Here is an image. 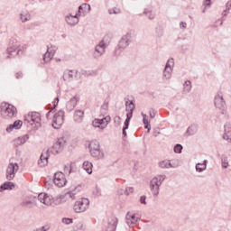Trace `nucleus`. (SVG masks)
Returning a JSON list of instances; mask_svg holds the SVG:
<instances>
[{"mask_svg": "<svg viewBox=\"0 0 231 231\" xmlns=\"http://www.w3.org/2000/svg\"><path fill=\"white\" fill-rule=\"evenodd\" d=\"M167 179L166 175H157L153 177L149 182L150 192L156 198L160 194V188L163 181Z\"/></svg>", "mask_w": 231, "mask_h": 231, "instance_id": "nucleus-1", "label": "nucleus"}, {"mask_svg": "<svg viewBox=\"0 0 231 231\" xmlns=\"http://www.w3.org/2000/svg\"><path fill=\"white\" fill-rule=\"evenodd\" d=\"M89 151L93 158H97V160H102L104 158V151L100 149V143L97 141H92L89 143Z\"/></svg>", "mask_w": 231, "mask_h": 231, "instance_id": "nucleus-2", "label": "nucleus"}, {"mask_svg": "<svg viewBox=\"0 0 231 231\" xmlns=\"http://www.w3.org/2000/svg\"><path fill=\"white\" fill-rule=\"evenodd\" d=\"M1 115L5 118H15L17 116V108L13 105L4 103L1 105Z\"/></svg>", "mask_w": 231, "mask_h": 231, "instance_id": "nucleus-3", "label": "nucleus"}, {"mask_svg": "<svg viewBox=\"0 0 231 231\" xmlns=\"http://www.w3.org/2000/svg\"><path fill=\"white\" fill-rule=\"evenodd\" d=\"M8 59H15V57H21L23 55V47L19 43H10L7 48Z\"/></svg>", "mask_w": 231, "mask_h": 231, "instance_id": "nucleus-4", "label": "nucleus"}, {"mask_svg": "<svg viewBox=\"0 0 231 231\" xmlns=\"http://www.w3.org/2000/svg\"><path fill=\"white\" fill-rule=\"evenodd\" d=\"M73 208L74 212H77V214L86 212L89 208V199L81 198L79 200L75 202Z\"/></svg>", "mask_w": 231, "mask_h": 231, "instance_id": "nucleus-5", "label": "nucleus"}, {"mask_svg": "<svg viewBox=\"0 0 231 231\" xmlns=\"http://www.w3.org/2000/svg\"><path fill=\"white\" fill-rule=\"evenodd\" d=\"M24 122L33 125L35 124L36 127H41V114L38 112H31L24 116Z\"/></svg>", "mask_w": 231, "mask_h": 231, "instance_id": "nucleus-6", "label": "nucleus"}, {"mask_svg": "<svg viewBox=\"0 0 231 231\" xmlns=\"http://www.w3.org/2000/svg\"><path fill=\"white\" fill-rule=\"evenodd\" d=\"M174 68V59L171 58L167 60L165 68L162 71V80H171L172 78V69Z\"/></svg>", "mask_w": 231, "mask_h": 231, "instance_id": "nucleus-7", "label": "nucleus"}, {"mask_svg": "<svg viewBox=\"0 0 231 231\" xmlns=\"http://www.w3.org/2000/svg\"><path fill=\"white\" fill-rule=\"evenodd\" d=\"M62 124H64V110H60L53 115L52 127L54 129H60Z\"/></svg>", "mask_w": 231, "mask_h": 231, "instance_id": "nucleus-8", "label": "nucleus"}, {"mask_svg": "<svg viewBox=\"0 0 231 231\" xmlns=\"http://www.w3.org/2000/svg\"><path fill=\"white\" fill-rule=\"evenodd\" d=\"M64 147H66V140H64V138H60L51 148V152L54 155L60 154V152L64 151Z\"/></svg>", "mask_w": 231, "mask_h": 231, "instance_id": "nucleus-9", "label": "nucleus"}, {"mask_svg": "<svg viewBox=\"0 0 231 231\" xmlns=\"http://www.w3.org/2000/svg\"><path fill=\"white\" fill-rule=\"evenodd\" d=\"M214 106L217 109L222 110V115H225V98H223V92L218 91L214 97Z\"/></svg>", "mask_w": 231, "mask_h": 231, "instance_id": "nucleus-10", "label": "nucleus"}, {"mask_svg": "<svg viewBox=\"0 0 231 231\" xmlns=\"http://www.w3.org/2000/svg\"><path fill=\"white\" fill-rule=\"evenodd\" d=\"M17 171H19V164L16 162H10L6 169V180L12 181V180L15 178V174H17Z\"/></svg>", "mask_w": 231, "mask_h": 231, "instance_id": "nucleus-11", "label": "nucleus"}, {"mask_svg": "<svg viewBox=\"0 0 231 231\" xmlns=\"http://www.w3.org/2000/svg\"><path fill=\"white\" fill-rule=\"evenodd\" d=\"M106 48H107V43L106 41L101 40L96 46L94 50V58L98 59L106 53Z\"/></svg>", "mask_w": 231, "mask_h": 231, "instance_id": "nucleus-12", "label": "nucleus"}, {"mask_svg": "<svg viewBox=\"0 0 231 231\" xmlns=\"http://www.w3.org/2000/svg\"><path fill=\"white\" fill-rule=\"evenodd\" d=\"M54 185L56 187H59L60 189L62 187H66V184L68 183V180H66V176L62 173V171H57L54 174Z\"/></svg>", "mask_w": 231, "mask_h": 231, "instance_id": "nucleus-13", "label": "nucleus"}, {"mask_svg": "<svg viewBox=\"0 0 231 231\" xmlns=\"http://www.w3.org/2000/svg\"><path fill=\"white\" fill-rule=\"evenodd\" d=\"M132 39L133 36L131 35V33H126L125 35H124L119 41L118 49L116 51H118L119 50H125V48H127L129 44H131Z\"/></svg>", "mask_w": 231, "mask_h": 231, "instance_id": "nucleus-14", "label": "nucleus"}, {"mask_svg": "<svg viewBox=\"0 0 231 231\" xmlns=\"http://www.w3.org/2000/svg\"><path fill=\"white\" fill-rule=\"evenodd\" d=\"M38 201L45 205V207H51L53 203V197L51 195H48V193H40L38 195Z\"/></svg>", "mask_w": 231, "mask_h": 231, "instance_id": "nucleus-15", "label": "nucleus"}, {"mask_svg": "<svg viewBox=\"0 0 231 231\" xmlns=\"http://www.w3.org/2000/svg\"><path fill=\"white\" fill-rule=\"evenodd\" d=\"M111 121V117L106 116L102 119H95L92 122L93 127H98L99 129H106L107 127V125Z\"/></svg>", "mask_w": 231, "mask_h": 231, "instance_id": "nucleus-16", "label": "nucleus"}, {"mask_svg": "<svg viewBox=\"0 0 231 231\" xmlns=\"http://www.w3.org/2000/svg\"><path fill=\"white\" fill-rule=\"evenodd\" d=\"M73 77L79 80L80 79V73L77 70H66L63 74V80L65 82H71Z\"/></svg>", "mask_w": 231, "mask_h": 231, "instance_id": "nucleus-17", "label": "nucleus"}, {"mask_svg": "<svg viewBox=\"0 0 231 231\" xmlns=\"http://www.w3.org/2000/svg\"><path fill=\"white\" fill-rule=\"evenodd\" d=\"M55 51H57L56 46H53V45L47 46V51L43 55L44 62H50L51 60V59H53V57L55 55Z\"/></svg>", "mask_w": 231, "mask_h": 231, "instance_id": "nucleus-18", "label": "nucleus"}, {"mask_svg": "<svg viewBox=\"0 0 231 231\" xmlns=\"http://www.w3.org/2000/svg\"><path fill=\"white\" fill-rule=\"evenodd\" d=\"M48 158H50V149L43 150L38 161L39 167H46L48 165Z\"/></svg>", "mask_w": 231, "mask_h": 231, "instance_id": "nucleus-19", "label": "nucleus"}, {"mask_svg": "<svg viewBox=\"0 0 231 231\" xmlns=\"http://www.w3.org/2000/svg\"><path fill=\"white\" fill-rule=\"evenodd\" d=\"M79 17H80V14H79V13L74 15L69 14L65 16V22L67 23V24H69V26H77L79 21Z\"/></svg>", "mask_w": 231, "mask_h": 231, "instance_id": "nucleus-20", "label": "nucleus"}, {"mask_svg": "<svg viewBox=\"0 0 231 231\" xmlns=\"http://www.w3.org/2000/svg\"><path fill=\"white\" fill-rule=\"evenodd\" d=\"M134 102L133 101H126L125 102V111L126 114V124L127 122H131V119L133 118V112L134 111Z\"/></svg>", "mask_w": 231, "mask_h": 231, "instance_id": "nucleus-21", "label": "nucleus"}, {"mask_svg": "<svg viewBox=\"0 0 231 231\" xmlns=\"http://www.w3.org/2000/svg\"><path fill=\"white\" fill-rule=\"evenodd\" d=\"M125 219H126V225H128V226H134V225L138 223V220L140 219V217H136V215L133 213H127Z\"/></svg>", "mask_w": 231, "mask_h": 231, "instance_id": "nucleus-22", "label": "nucleus"}, {"mask_svg": "<svg viewBox=\"0 0 231 231\" xmlns=\"http://www.w3.org/2000/svg\"><path fill=\"white\" fill-rule=\"evenodd\" d=\"M79 100H80L77 96H74L71 97L66 105L67 111H73L75 107L77 106V104L79 103Z\"/></svg>", "mask_w": 231, "mask_h": 231, "instance_id": "nucleus-23", "label": "nucleus"}, {"mask_svg": "<svg viewBox=\"0 0 231 231\" xmlns=\"http://www.w3.org/2000/svg\"><path fill=\"white\" fill-rule=\"evenodd\" d=\"M224 135L223 138L224 140H226V142H231V125L230 123H226V125H224Z\"/></svg>", "mask_w": 231, "mask_h": 231, "instance_id": "nucleus-24", "label": "nucleus"}, {"mask_svg": "<svg viewBox=\"0 0 231 231\" xmlns=\"http://www.w3.org/2000/svg\"><path fill=\"white\" fill-rule=\"evenodd\" d=\"M160 169H177L180 167V164H172L169 161H162L159 162Z\"/></svg>", "mask_w": 231, "mask_h": 231, "instance_id": "nucleus-25", "label": "nucleus"}, {"mask_svg": "<svg viewBox=\"0 0 231 231\" xmlns=\"http://www.w3.org/2000/svg\"><path fill=\"white\" fill-rule=\"evenodd\" d=\"M79 15H80V14H83V15H86V14H89V12H91V5L88 4H82L79 7Z\"/></svg>", "mask_w": 231, "mask_h": 231, "instance_id": "nucleus-26", "label": "nucleus"}, {"mask_svg": "<svg viewBox=\"0 0 231 231\" xmlns=\"http://www.w3.org/2000/svg\"><path fill=\"white\" fill-rule=\"evenodd\" d=\"M143 14L149 19V21H154V18L156 17V14H154L151 8H144Z\"/></svg>", "mask_w": 231, "mask_h": 231, "instance_id": "nucleus-27", "label": "nucleus"}, {"mask_svg": "<svg viewBox=\"0 0 231 231\" xmlns=\"http://www.w3.org/2000/svg\"><path fill=\"white\" fill-rule=\"evenodd\" d=\"M82 120H84V111L76 110L74 112V121H76L78 124H80Z\"/></svg>", "mask_w": 231, "mask_h": 231, "instance_id": "nucleus-28", "label": "nucleus"}, {"mask_svg": "<svg viewBox=\"0 0 231 231\" xmlns=\"http://www.w3.org/2000/svg\"><path fill=\"white\" fill-rule=\"evenodd\" d=\"M13 189H15V184L7 181L0 186V192H3V190H12Z\"/></svg>", "mask_w": 231, "mask_h": 231, "instance_id": "nucleus-29", "label": "nucleus"}, {"mask_svg": "<svg viewBox=\"0 0 231 231\" xmlns=\"http://www.w3.org/2000/svg\"><path fill=\"white\" fill-rule=\"evenodd\" d=\"M76 170L75 164H66L63 168L64 173L68 176H69L71 172H75Z\"/></svg>", "mask_w": 231, "mask_h": 231, "instance_id": "nucleus-30", "label": "nucleus"}, {"mask_svg": "<svg viewBox=\"0 0 231 231\" xmlns=\"http://www.w3.org/2000/svg\"><path fill=\"white\" fill-rule=\"evenodd\" d=\"M32 20V14H30L28 12H22L20 14V21L22 23H28V21Z\"/></svg>", "mask_w": 231, "mask_h": 231, "instance_id": "nucleus-31", "label": "nucleus"}, {"mask_svg": "<svg viewBox=\"0 0 231 231\" xmlns=\"http://www.w3.org/2000/svg\"><path fill=\"white\" fill-rule=\"evenodd\" d=\"M83 169L86 171L88 174L93 173V163L89 162L88 161H86L83 162Z\"/></svg>", "mask_w": 231, "mask_h": 231, "instance_id": "nucleus-32", "label": "nucleus"}, {"mask_svg": "<svg viewBox=\"0 0 231 231\" xmlns=\"http://www.w3.org/2000/svg\"><path fill=\"white\" fill-rule=\"evenodd\" d=\"M196 133H198V125H191L186 132V134H188V136H194V134H196Z\"/></svg>", "mask_w": 231, "mask_h": 231, "instance_id": "nucleus-33", "label": "nucleus"}, {"mask_svg": "<svg viewBox=\"0 0 231 231\" xmlns=\"http://www.w3.org/2000/svg\"><path fill=\"white\" fill-rule=\"evenodd\" d=\"M192 91V82L190 80H186L183 84V93H190Z\"/></svg>", "mask_w": 231, "mask_h": 231, "instance_id": "nucleus-34", "label": "nucleus"}, {"mask_svg": "<svg viewBox=\"0 0 231 231\" xmlns=\"http://www.w3.org/2000/svg\"><path fill=\"white\" fill-rule=\"evenodd\" d=\"M22 207H26L27 208H32V207H33V205H35V202H33V200L30 199H24L22 203H21Z\"/></svg>", "mask_w": 231, "mask_h": 231, "instance_id": "nucleus-35", "label": "nucleus"}, {"mask_svg": "<svg viewBox=\"0 0 231 231\" xmlns=\"http://www.w3.org/2000/svg\"><path fill=\"white\" fill-rule=\"evenodd\" d=\"M207 169V160L204 161L203 163H197L196 164V171L198 172H203Z\"/></svg>", "mask_w": 231, "mask_h": 231, "instance_id": "nucleus-36", "label": "nucleus"}, {"mask_svg": "<svg viewBox=\"0 0 231 231\" xmlns=\"http://www.w3.org/2000/svg\"><path fill=\"white\" fill-rule=\"evenodd\" d=\"M117 225H118V220H116V219H112V220L109 222L108 231H115V230H116Z\"/></svg>", "mask_w": 231, "mask_h": 231, "instance_id": "nucleus-37", "label": "nucleus"}, {"mask_svg": "<svg viewBox=\"0 0 231 231\" xmlns=\"http://www.w3.org/2000/svg\"><path fill=\"white\" fill-rule=\"evenodd\" d=\"M28 138H30L28 134L19 137L18 139H16L17 145H23V143H26V141L28 140Z\"/></svg>", "mask_w": 231, "mask_h": 231, "instance_id": "nucleus-38", "label": "nucleus"}, {"mask_svg": "<svg viewBox=\"0 0 231 231\" xmlns=\"http://www.w3.org/2000/svg\"><path fill=\"white\" fill-rule=\"evenodd\" d=\"M62 201H66L64 195H58L55 199H53V203H55V205H60Z\"/></svg>", "mask_w": 231, "mask_h": 231, "instance_id": "nucleus-39", "label": "nucleus"}, {"mask_svg": "<svg viewBox=\"0 0 231 231\" xmlns=\"http://www.w3.org/2000/svg\"><path fill=\"white\" fill-rule=\"evenodd\" d=\"M63 196L65 199H77V196L73 191L66 192Z\"/></svg>", "mask_w": 231, "mask_h": 231, "instance_id": "nucleus-40", "label": "nucleus"}, {"mask_svg": "<svg viewBox=\"0 0 231 231\" xmlns=\"http://www.w3.org/2000/svg\"><path fill=\"white\" fill-rule=\"evenodd\" d=\"M155 35L156 37H159V38L163 37V29H162V27H157L155 29Z\"/></svg>", "mask_w": 231, "mask_h": 231, "instance_id": "nucleus-41", "label": "nucleus"}, {"mask_svg": "<svg viewBox=\"0 0 231 231\" xmlns=\"http://www.w3.org/2000/svg\"><path fill=\"white\" fill-rule=\"evenodd\" d=\"M221 162H222L223 169H226L228 167V157L226 156L222 157Z\"/></svg>", "mask_w": 231, "mask_h": 231, "instance_id": "nucleus-42", "label": "nucleus"}, {"mask_svg": "<svg viewBox=\"0 0 231 231\" xmlns=\"http://www.w3.org/2000/svg\"><path fill=\"white\" fill-rule=\"evenodd\" d=\"M174 152L177 154L181 153V151H183V146L181 144H176L173 148Z\"/></svg>", "mask_w": 231, "mask_h": 231, "instance_id": "nucleus-43", "label": "nucleus"}, {"mask_svg": "<svg viewBox=\"0 0 231 231\" xmlns=\"http://www.w3.org/2000/svg\"><path fill=\"white\" fill-rule=\"evenodd\" d=\"M131 121H128L127 122V119H125V125H124V127H123V135L124 136H127V132H125V130L126 129H129V123H130Z\"/></svg>", "mask_w": 231, "mask_h": 231, "instance_id": "nucleus-44", "label": "nucleus"}, {"mask_svg": "<svg viewBox=\"0 0 231 231\" xmlns=\"http://www.w3.org/2000/svg\"><path fill=\"white\" fill-rule=\"evenodd\" d=\"M22 126H23V121L21 120L15 121L13 124V127H14V129H21Z\"/></svg>", "mask_w": 231, "mask_h": 231, "instance_id": "nucleus-45", "label": "nucleus"}, {"mask_svg": "<svg viewBox=\"0 0 231 231\" xmlns=\"http://www.w3.org/2000/svg\"><path fill=\"white\" fill-rule=\"evenodd\" d=\"M50 228H51L50 225H45L42 227L35 228L32 231H48V230H50Z\"/></svg>", "mask_w": 231, "mask_h": 231, "instance_id": "nucleus-46", "label": "nucleus"}, {"mask_svg": "<svg viewBox=\"0 0 231 231\" xmlns=\"http://www.w3.org/2000/svg\"><path fill=\"white\" fill-rule=\"evenodd\" d=\"M133 192H134V188L127 187L125 189V194H126V196H129V194H133Z\"/></svg>", "mask_w": 231, "mask_h": 231, "instance_id": "nucleus-47", "label": "nucleus"}, {"mask_svg": "<svg viewBox=\"0 0 231 231\" xmlns=\"http://www.w3.org/2000/svg\"><path fill=\"white\" fill-rule=\"evenodd\" d=\"M77 230H85L86 227L84 226V223L82 222H78L76 225Z\"/></svg>", "mask_w": 231, "mask_h": 231, "instance_id": "nucleus-48", "label": "nucleus"}, {"mask_svg": "<svg viewBox=\"0 0 231 231\" xmlns=\"http://www.w3.org/2000/svg\"><path fill=\"white\" fill-rule=\"evenodd\" d=\"M62 223L64 225H71V223H73V219L72 218H62Z\"/></svg>", "mask_w": 231, "mask_h": 231, "instance_id": "nucleus-49", "label": "nucleus"}, {"mask_svg": "<svg viewBox=\"0 0 231 231\" xmlns=\"http://www.w3.org/2000/svg\"><path fill=\"white\" fill-rule=\"evenodd\" d=\"M150 118H154L156 116V110L151 108L149 111Z\"/></svg>", "mask_w": 231, "mask_h": 231, "instance_id": "nucleus-50", "label": "nucleus"}, {"mask_svg": "<svg viewBox=\"0 0 231 231\" xmlns=\"http://www.w3.org/2000/svg\"><path fill=\"white\" fill-rule=\"evenodd\" d=\"M114 122L116 124H118V125H120L121 122H122V117H120L119 116H116L115 118H114Z\"/></svg>", "mask_w": 231, "mask_h": 231, "instance_id": "nucleus-51", "label": "nucleus"}, {"mask_svg": "<svg viewBox=\"0 0 231 231\" xmlns=\"http://www.w3.org/2000/svg\"><path fill=\"white\" fill-rule=\"evenodd\" d=\"M145 199H147V197H145V196H141V198H140V203H142L143 205H147V202L145 201Z\"/></svg>", "mask_w": 231, "mask_h": 231, "instance_id": "nucleus-52", "label": "nucleus"}, {"mask_svg": "<svg viewBox=\"0 0 231 231\" xmlns=\"http://www.w3.org/2000/svg\"><path fill=\"white\" fill-rule=\"evenodd\" d=\"M14 129H15V127L14 126V125H10L6 128V131H7V133H12V131H14Z\"/></svg>", "mask_w": 231, "mask_h": 231, "instance_id": "nucleus-53", "label": "nucleus"}, {"mask_svg": "<svg viewBox=\"0 0 231 231\" xmlns=\"http://www.w3.org/2000/svg\"><path fill=\"white\" fill-rule=\"evenodd\" d=\"M180 28H181L182 30H185L187 28V23L180 22Z\"/></svg>", "mask_w": 231, "mask_h": 231, "instance_id": "nucleus-54", "label": "nucleus"}, {"mask_svg": "<svg viewBox=\"0 0 231 231\" xmlns=\"http://www.w3.org/2000/svg\"><path fill=\"white\" fill-rule=\"evenodd\" d=\"M228 14H230V10H228V9H226L222 12L223 17H226V15H228Z\"/></svg>", "mask_w": 231, "mask_h": 231, "instance_id": "nucleus-55", "label": "nucleus"}, {"mask_svg": "<svg viewBox=\"0 0 231 231\" xmlns=\"http://www.w3.org/2000/svg\"><path fill=\"white\" fill-rule=\"evenodd\" d=\"M57 106H59V97H56L53 102V109H55V107H57Z\"/></svg>", "mask_w": 231, "mask_h": 231, "instance_id": "nucleus-56", "label": "nucleus"}, {"mask_svg": "<svg viewBox=\"0 0 231 231\" xmlns=\"http://www.w3.org/2000/svg\"><path fill=\"white\" fill-rule=\"evenodd\" d=\"M226 10H230L231 9V0L227 1V3L226 4Z\"/></svg>", "mask_w": 231, "mask_h": 231, "instance_id": "nucleus-57", "label": "nucleus"}, {"mask_svg": "<svg viewBox=\"0 0 231 231\" xmlns=\"http://www.w3.org/2000/svg\"><path fill=\"white\" fill-rule=\"evenodd\" d=\"M109 14H120V11L116 10V9H110L109 10Z\"/></svg>", "mask_w": 231, "mask_h": 231, "instance_id": "nucleus-58", "label": "nucleus"}, {"mask_svg": "<svg viewBox=\"0 0 231 231\" xmlns=\"http://www.w3.org/2000/svg\"><path fill=\"white\" fill-rule=\"evenodd\" d=\"M144 128L147 129V133H151V123L148 125H144Z\"/></svg>", "mask_w": 231, "mask_h": 231, "instance_id": "nucleus-59", "label": "nucleus"}, {"mask_svg": "<svg viewBox=\"0 0 231 231\" xmlns=\"http://www.w3.org/2000/svg\"><path fill=\"white\" fill-rule=\"evenodd\" d=\"M15 78H16V79H23V72H17V73L15 74Z\"/></svg>", "mask_w": 231, "mask_h": 231, "instance_id": "nucleus-60", "label": "nucleus"}, {"mask_svg": "<svg viewBox=\"0 0 231 231\" xmlns=\"http://www.w3.org/2000/svg\"><path fill=\"white\" fill-rule=\"evenodd\" d=\"M211 4H212L211 0H205L206 6H210Z\"/></svg>", "mask_w": 231, "mask_h": 231, "instance_id": "nucleus-61", "label": "nucleus"}, {"mask_svg": "<svg viewBox=\"0 0 231 231\" xmlns=\"http://www.w3.org/2000/svg\"><path fill=\"white\" fill-rule=\"evenodd\" d=\"M143 124H144V125H149L151 123L149 122V119H143Z\"/></svg>", "mask_w": 231, "mask_h": 231, "instance_id": "nucleus-62", "label": "nucleus"}, {"mask_svg": "<svg viewBox=\"0 0 231 231\" xmlns=\"http://www.w3.org/2000/svg\"><path fill=\"white\" fill-rule=\"evenodd\" d=\"M107 104H104L103 106H102V109H105V111H107Z\"/></svg>", "mask_w": 231, "mask_h": 231, "instance_id": "nucleus-63", "label": "nucleus"}, {"mask_svg": "<svg viewBox=\"0 0 231 231\" xmlns=\"http://www.w3.org/2000/svg\"><path fill=\"white\" fill-rule=\"evenodd\" d=\"M88 75H91L92 77H96L97 71H92V72L88 73Z\"/></svg>", "mask_w": 231, "mask_h": 231, "instance_id": "nucleus-64", "label": "nucleus"}]
</instances>
